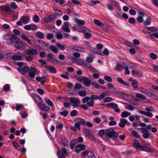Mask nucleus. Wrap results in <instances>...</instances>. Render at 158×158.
I'll return each instance as SVG.
<instances>
[{"label": "nucleus", "mask_w": 158, "mask_h": 158, "mask_svg": "<svg viewBox=\"0 0 158 158\" xmlns=\"http://www.w3.org/2000/svg\"><path fill=\"white\" fill-rule=\"evenodd\" d=\"M140 150L141 151H145L150 152H152L153 151V150L151 148H148L146 146L143 147L142 146L141 147Z\"/></svg>", "instance_id": "c756f323"}, {"label": "nucleus", "mask_w": 158, "mask_h": 158, "mask_svg": "<svg viewBox=\"0 0 158 158\" xmlns=\"http://www.w3.org/2000/svg\"><path fill=\"white\" fill-rule=\"evenodd\" d=\"M114 100V99L110 97H106L103 100L104 102H107Z\"/></svg>", "instance_id": "603ef678"}, {"label": "nucleus", "mask_w": 158, "mask_h": 158, "mask_svg": "<svg viewBox=\"0 0 158 158\" xmlns=\"http://www.w3.org/2000/svg\"><path fill=\"white\" fill-rule=\"evenodd\" d=\"M125 108L127 110H128L131 111H132L134 109V106L130 105H127L125 107Z\"/></svg>", "instance_id": "0e129e2a"}, {"label": "nucleus", "mask_w": 158, "mask_h": 158, "mask_svg": "<svg viewBox=\"0 0 158 158\" xmlns=\"http://www.w3.org/2000/svg\"><path fill=\"white\" fill-rule=\"evenodd\" d=\"M77 63L80 65L84 66L86 62L83 59H79L78 60Z\"/></svg>", "instance_id": "4d7b16f0"}, {"label": "nucleus", "mask_w": 158, "mask_h": 158, "mask_svg": "<svg viewBox=\"0 0 158 158\" xmlns=\"http://www.w3.org/2000/svg\"><path fill=\"white\" fill-rule=\"evenodd\" d=\"M46 102L50 106H52L54 105L53 102L48 98H44Z\"/></svg>", "instance_id": "79ce46f5"}, {"label": "nucleus", "mask_w": 158, "mask_h": 158, "mask_svg": "<svg viewBox=\"0 0 158 158\" xmlns=\"http://www.w3.org/2000/svg\"><path fill=\"white\" fill-rule=\"evenodd\" d=\"M76 51H79L82 52H85V49L83 47L80 46H77Z\"/></svg>", "instance_id": "6e6d98bb"}, {"label": "nucleus", "mask_w": 158, "mask_h": 158, "mask_svg": "<svg viewBox=\"0 0 158 158\" xmlns=\"http://www.w3.org/2000/svg\"><path fill=\"white\" fill-rule=\"evenodd\" d=\"M77 123L75 124V126L77 127V129L80 130V125H86V122L83 118H78L76 119Z\"/></svg>", "instance_id": "39448f33"}, {"label": "nucleus", "mask_w": 158, "mask_h": 158, "mask_svg": "<svg viewBox=\"0 0 158 158\" xmlns=\"http://www.w3.org/2000/svg\"><path fill=\"white\" fill-rule=\"evenodd\" d=\"M132 73L134 76L138 77H140L142 76V74L141 73L136 70H133Z\"/></svg>", "instance_id": "2f4dec72"}, {"label": "nucleus", "mask_w": 158, "mask_h": 158, "mask_svg": "<svg viewBox=\"0 0 158 158\" xmlns=\"http://www.w3.org/2000/svg\"><path fill=\"white\" fill-rule=\"evenodd\" d=\"M93 121L96 123L99 124L101 122V120L99 118L96 117L94 119Z\"/></svg>", "instance_id": "e2e57ef3"}, {"label": "nucleus", "mask_w": 158, "mask_h": 158, "mask_svg": "<svg viewBox=\"0 0 158 158\" xmlns=\"http://www.w3.org/2000/svg\"><path fill=\"white\" fill-rule=\"evenodd\" d=\"M132 87L134 88H136L138 87V82L136 80H134L132 81Z\"/></svg>", "instance_id": "864d4df0"}, {"label": "nucleus", "mask_w": 158, "mask_h": 158, "mask_svg": "<svg viewBox=\"0 0 158 158\" xmlns=\"http://www.w3.org/2000/svg\"><path fill=\"white\" fill-rule=\"evenodd\" d=\"M61 149L57 151V156L59 158H65L64 155H68V152L65 148L63 147Z\"/></svg>", "instance_id": "20e7f679"}, {"label": "nucleus", "mask_w": 158, "mask_h": 158, "mask_svg": "<svg viewBox=\"0 0 158 158\" xmlns=\"http://www.w3.org/2000/svg\"><path fill=\"white\" fill-rule=\"evenodd\" d=\"M87 48L93 52H97V49L95 48L91 47L90 45H87Z\"/></svg>", "instance_id": "49530a36"}, {"label": "nucleus", "mask_w": 158, "mask_h": 158, "mask_svg": "<svg viewBox=\"0 0 158 158\" xmlns=\"http://www.w3.org/2000/svg\"><path fill=\"white\" fill-rule=\"evenodd\" d=\"M45 68L47 69H48L51 72L53 73H55L56 72V69L53 66L47 65L45 66Z\"/></svg>", "instance_id": "4be33fe9"}, {"label": "nucleus", "mask_w": 158, "mask_h": 158, "mask_svg": "<svg viewBox=\"0 0 158 158\" xmlns=\"http://www.w3.org/2000/svg\"><path fill=\"white\" fill-rule=\"evenodd\" d=\"M83 131L86 135L89 136L91 135V132L89 130L86 128H84L82 129Z\"/></svg>", "instance_id": "58836bf2"}, {"label": "nucleus", "mask_w": 158, "mask_h": 158, "mask_svg": "<svg viewBox=\"0 0 158 158\" xmlns=\"http://www.w3.org/2000/svg\"><path fill=\"white\" fill-rule=\"evenodd\" d=\"M38 106L40 110L45 111H48L50 110V108L42 103L38 104Z\"/></svg>", "instance_id": "4468645a"}, {"label": "nucleus", "mask_w": 158, "mask_h": 158, "mask_svg": "<svg viewBox=\"0 0 158 158\" xmlns=\"http://www.w3.org/2000/svg\"><path fill=\"white\" fill-rule=\"evenodd\" d=\"M145 110L147 111V112L141 110H139V113L142 114L145 116H148L151 118L152 117L153 115L152 113H150L149 108H146L145 109Z\"/></svg>", "instance_id": "9d476101"}, {"label": "nucleus", "mask_w": 158, "mask_h": 158, "mask_svg": "<svg viewBox=\"0 0 158 158\" xmlns=\"http://www.w3.org/2000/svg\"><path fill=\"white\" fill-rule=\"evenodd\" d=\"M37 53V51L36 49H29L27 52V54L29 55H36Z\"/></svg>", "instance_id": "393cba45"}, {"label": "nucleus", "mask_w": 158, "mask_h": 158, "mask_svg": "<svg viewBox=\"0 0 158 158\" xmlns=\"http://www.w3.org/2000/svg\"><path fill=\"white\" fill-rule=\"evenodd\" d=\"M107 106L108 107L113 109L114 111L116 113H119L120 112V110L118 108V105L114 102L108 103L107 104Z\"/></svg>", "instance_id": "423d86ee"}, {"label": "nucleus", "mask_w": 158, "mask_h": 158, "mask_svg": "<svg viewBox=\"0 0 158 158\" xmlns=\"http://www.w3.org/2000/svg\"><path fill=\"white\" fill-rule=\"evenodd\" d=\"M38 42L39 43L38 46L41 48L44 49L48 46V44L42 40H38Z\"/></svg>", "instance_id": "f3484780"}, {"label": "nucleus", "mask_w": 158, "mask_h": 158, "mask_svg": "<svg viewBox=\"0 0 158 158\" xmlns=\"http://www.w3.org/2000/svg\"><path fill=\"white\" fill-rule=\"evenodd\" d=\"M59 113L60 115L63 116L64 117H66L68 114V112L67 111H63L60 112H59Z\"/></svg>", "instance_id": "680f3d73"}, {"label": "nucleus", "mask_w": 158, "mask_h": 158, "mask_svg": "<svg viewBox=\"0 0 158 158\" xmlns=\"http://www.w3.org/2000/svg\"><path fill=\"white\" fill-rule=\"evenodd\" d=\"M18 70L21 74H24L26 72L29 71L30 68L27 66L24 67L22 68H18Z\"/></svg>", "instance_id": "2eb2a0df"}, {"label": "nucleus", "mask_w": 158, "mask_h": 158, "mask_svg": "<svg viewBox=\"0 0 158 158\" xmlns=\"http://www.w3.org/2000/svg\"><path fill=\"white\" fill-rule=\"evenodd\" d=\"M95 58V56H93L92 53H89L88 56L86 58V60L89 63H91L93 62V59Z\"/></svg>", "instance_id": "a878e982"}, {"label": "nucleus", "mask_w": 158, "mask_h": 158, "mask_svg": "<svg viewBox=\"0 0 158 158\" xmlns=\"http://www.w3.org/2000/svg\"><path fill=\"white\" fill-rule=\"evenodd\" d=\"M94 104V102L91 100L90 101L86 103L87 105L89 107L93 106Z\"/></svg>", "instance_id": "052dcab7"}, {"label": "nucleus", "mask_w": 158, "mask_h": 158, "mask_svg": "<svg viewBox=\"0 0 158 158\" xmlns=\"http://www.w3.org/2000/svg\"><path fill=\"white\" fill-rule=\"evenodd\" d=\"M56 19V15L52 14L44 19V21L45 22H49L55 20Z\"/></svg>", "instance_id": "9b49d317"}, {"label": "nucleus", "mask_w": 158, "mask_h": 158, "mask_svg": "<svg viewBox=\"0 0 158 158\" xmlns=\"http://www.w3.org/2000/svg\"><path fill=\"white\" fill-rule=\"evenodd\" d=\"M29 73V75L31 77H33L35 76V73L36 72V70L35 69L33 68H31L30 69Z\"/></svg>", "instance_id": "cd10ccee"}, {"label": "nucleus", "mask_w": 158, "mask_h": 158, "mask_svg": "<svg viewBox=\"0 0 158 158\" xmlns=\"http://www.w3.org/2000/svg\"><path fill=\"white\" fill-rule=\"evenodd\" d=\"M150 57L152 59L155 60L157 58V55L153 53H151L149 54Z\"/></svg>", "instance_id": "3c124183"}, {"label": "nucleus", "mask_w": 158, "mask_h": 158, "mask_svg": "<svg viewBox=\"0 0 158 158\" xmlns=\"http://www.w3.org/2000/svg\"><path fill=\"white\" fill-rule=\"evenodd\" d=\"M123 64L125 65L126 66L128 67V68H129L130 69L134 68L135 66V64L133 63H129L126 64L125 62H123Z\"/></svg>", "instance_id": "72a5a7b5"}, {"label": "nucleus", "mask_w": 158, "mask_h": 158, "mask_svg": "<svg viewBox=\"0 0 158 158\" xmlns=\"http://www.w3.org/2000/svg\"><path fill=\"white\" fill-rule=\"evenodd\" d=\"M0 8L6 13L10 14L12 12V10L9 7L6 6H1Z\"/></svg>", "instance_id": "a211bd4d"}, {"label": "nucleus", "mask_w": 158, "mask_h": 158, "mask_svg": "<svg viewBox=\"0 0 158 158\" xmlns=\"http://www.w3.org/2000/svg\"><path fill=\"white\" fill-rule=\"evenodd\" d=\"M120 122L119 124V126L123 128L124 127L125 124H127V121L126 119L122 118L120 119Z\"/></svg>", "instance_id": "bb28decb"}, {"label": "nucleus", "mask_w": 158, "mask_h": 158, "mask_svg": "<svg viewBox=\"0 0 158 158\" xmlns=\"http://www.w3.org/2000/svg\"><path fill=\"white\" fill-rule=\"evenodd\" d=\"M106 95L107 94L105 93H102L98 96V100H103Z\"/></svg>", "instance_id": "8fccbe9b"}, {"label": "nucleus", "mask_w": 158, "mask_h": 158, "mask_svg": "<svg viewBox=\"0 0 158 158\" xmlns=\"http://www.w3.org/2000/svg\"><path fill=\"white\" fill-rule=\"evenodd\" d=\"M13 146L15 148V149L17 150H20L21 149V146L20 145L16 142H13Z\"/></svg>", "instance_id": "ea45409f"}, {"label": "nucleus", "mask_w": 158, "mask_h": 158, "mask_svg": "<svg viewBox=\"0 0 158 158\" xmlns=\"http://www.w3.org/2000/svg\"><path fill=\"white\" fill-rule=\"evenodd\" d=\"M94 24L97 25L98 26H101L102 24V23L99 20L97 19H95L94 21Z\"/></svg>", "instance_id": "bf43d9fd"}, {"label": "nucleus", "mask_w": 158, "mask_h": 158, "mask_svg": "<svg viewBox=\"0 0 158 158\" xmlns=\"http://www.w3.org/2000/svg\"><path fill=\"white\" fill-rule=\"evenodd\" d=\"M79 95L82 97H84L86 95V92L85 91L81 90L79 92Z\"/></svg>", "instance_id": "13d9d810"}, {"label": "nucleus", "mask_w": 158, "mask_h": 158, "mask_svg": "<svg viewBox=\"0 0 158 158\" xmlns=\"http://www.w3.org/2000/svg\"><path fill=\"white\" fill-rule=\"evenodd\" d=\"M85 145L83 144H80L78 145L75 148V152L77 153H79L81 151L84 150L85 149Z\"/></svg>", "instance_id": "f8f14e48"}, {"label": "nucleus", "mask_w": 158, "mask_h": 158, "mask_svg": "<svg viewBox=\"0 0 158 158\" xmlns=\"http://www.w3.org/2000/svg\"><path fill=\"white\" fill-rule=\"evenodd\" d=\"M124 66L119 63L117 64L114 68V69L118 71H122L123 68Z\"/></svg>", "instance_id": "7c9ffc66"}, {"label": "nucleus", "mask_w": 158, "mask_h": 158, "mask_svg": "<svg viewBox=\"0 0 158 158\" xmlns=\"http://www.w3.org/2000/svg\"><path fill=\"white\" fill-rule=\"evenodd\" d=\"M47 60L51 63L55 65H60L61 64V62L53 57V55L51 53H48L47 55Z\"/></svg>", "instance_id": "f257e3e1"}, {"label": "nucleus", "mask_w": 158, "mask_h": 158, "mask_svg": "<svg viewBox=\"0 0 158 158\" xmlns=\"http://www.w3.org/2000/svg\"><path fill=\"white\" fill-rule=\"evenodd\" d=\"M91 84L94 88H98L101 86L100 85L95 82H92Z\"/></svg>", "instance_id": "774afa93"}, {"label": "nucleus", "mask_w": 158, "mask_h": 158, "mask_svg": "<svg viewBox=\"0 0 158 158\" xmlns=\"http://www.w3.org/2000/svg\"><path fill=\"white\" fill-rule=\"evenodd\" d=\"M131 113L127 111H124L122 112L121 114V116L123 118H126L130 116Z\"/></svg>", "instance_id": "473e14b6"}, {"label": "nucleus", "mask_w": 158, "mask_h": 158, "mask_svg": "<svg viewBox=\"0 0 158 158\" xmlns=\"http://www.w3.org/2000/svg\"><path fill=\"white\" fill-rule=\"evenodd\" d=\"M133 146L134 148H138L140 149L141 148V147L142 146L138 140L136 139L134 140Z\"/></svg>", "instance_id": "c85d7f7f"}, {"label": "nucleus", "mask_w": 158, "mask_h": 158, "mask_svg": "<svg viewBox=\"0 0 158 158\" xmlns=\"http://www.w3.org/2000/svg\"><path fill=\"white\" fill-rule=\"evenodd\" d=\"M138 89L139 91L147 95L148 96L153 95V94L152 93L149 91L147 89L144 88L142 86H139L138 87Z\"/></svg>", "instance_id": "0eeeda50"}, {"label": "nucleus", "mask_w": 158, "mask_h": 158, "mask_svg": "<svg viewBox=\"0 0 158 158\" xmlns=\"http://www.w3.org/2000/svg\"><path fill=\"white\" fill-rule=\"evenodd\" d=\"M131 96L133 99H135L136 97H138L139 98L145 100L146 102H149V100L147 98L146 96L138 93H132L131 94Z\"/></svg>", "instance_id": "f03ea898"}, {"label": "nucleus", "mask_w": 158, "mask_h": 158, "mask_svg": "<svg viewBox=\"0 0 158 158\" xmlns=\"http://www.w3.org/2000/svg\"><path fill=\"white\" fill-rule=\"evenodd\" d=\"M15 46L16 48L19 49H23L24 48L23 44L20 42H17L15 44Z\"/></svg>", "instance_id": "aec40b11"}, {"label": "nucleus", "mask_w": 158, "mask_h": 158, "mask_svg": "<svg viewBox=\"0 0 158 158\" xmlns=\"http://www.w3.org/2000/svg\"><path fill=\"white\" fill-rule=\"evenodd\" d=\"M69 23L68 22H64L62 27V30H69Z\"/></svg>", "instance_id": "a18cd8bd"}, {"label": "nucleus", "mask_w": 158, "mask_h": 158, "mask_svg": "<svg viewBox=\"0 0 158 158\" xmlns=\"http://www.w3.org/2000/svg\"><path fill=\"white\" fill-rule=\"evenodd\" d=\"M151 22L150 19L148 18L146 20L143 22V24L145 26H147L150 24Z\"/></svg>", "instance_id": "69168bd1"}, {"label": "nucleus", "mask_w": 158, "mask_h": 158, "mask_svg": "<svg viewBox=\"0 0 158 158\" xmlns=\"http://www.w3.org/2000/svg\"><path fill=\"white\" fill-rule=\"evenodd\" d=\"M106 135L109 138L112 137H117L118 136V134L114 131H111L108 132L106 134Z\"/></svg>", "instance_id": "412c9836"}, {"label": "nucleus", "mask_w": 158, "mask_h": 158, "mask_svg": "<svg viewBox=\"0 0 158 158\" xmlns=\"http://www.w3.org/2000/svg\"><path fill=\"white\" fill-rule=\"evenodd\" d=\"M82 155L85 156H87L88 158H95L94 154L92 152L85 150L82 152Z\"/></svg>", "instance_id": "1a4fd4ad"}, {"label": "nucleus", "mask_w": 158, "mask_h": 158, "mask_svg": "<svg viewBox=\"0 0 158 158\" xmlns=\"http://www.w3.org/2000/svg\"><path fill=\"white\" fill-rule=\"evenodd\" d=\"M118 81L120 83L123 84L129 87V85L126 82H124L123 80L121 78H119L117 79Z\"/></svg>", "instance_id": "c03bdc74"}, {"label": "nucleus", "mask_w": 158, "mask_h": 158, "mask_svg": "<svg viewBox=\"0 0 158 158\" xmlns=\"http://www.w3.org/2000/svg\"><path fill=\"white\" fill-rule=\"evenodd\" d=\"M32 97L35 102L38 103V104H41L42 103V99L39 95L33 94Z\"/></svg>", "instance_id": "dca6fc26"}, {"label": "nucleus", "mask_w": 158, "mask_h": 158, "mask_svg": "<svg viewBox=\"0 0 158 158\" xmlns=\"http://www.w3.org/2000/svg\"><path fill=\"white\" fill-rule=\"evenodd\" d=\"M70 101L73 106L74 107H76L79 106L80 104L79 99L77 98L71 97L70 98Z\"/></svg>", "instance_id": "6e6552de"}, {"label": "nucleus", "mask_w": 158, "mask_h": 158, "mask_svg": "<svg viewBox=\"0 0 158 158\" xmlns=\"http://www.w3.org/2000/svg\"><path fill=\"white\" fill-rule=\"evenodd\" d=\"M85 30H80L79 31L83 33L84 34L85 38L87 39H89L91 36V34L90 33L85 32Z\"/></svg>", "instance_id": "f704fd0d"}, {"label": "nucleus", "mask_w": 158, "mask_h": 158, "mask_svg": "<svg viewBox=\"0 0 158 158\" xmlns=\"http://www.w3.org/2000/svg\"><path fill=\"white\" fill-rule=\"evenodd\" d=\"M131 133L133 136H134L135 138H139L140 135L139 134L138 132L135 131H131Z\"/></svg>", "instance_id": "de8ad7c7"}, {"label": "nucleus", "mask_w": 158, "mask_h": 158, "mask_svg": "<svg viewBox=\"0 0 158 158\" xmlns=\"http://www.w3.org/2000/svg\"><path fill=\"white\" fill-rule=\"evenodd\" d=\"M79 81L81 82L84 84L85 86L89 87L91 84V81L90 80L87 78L82 76L81 78L78 79Z\"/></svg>", "instance_id": "7ed1b4c3"}, {"label": "nucleus", "mask_w": 158, "mask_h": 158, "mask_svg": "<svg viewBox=\"0 0 158 158\" xmlns=\"http://www.w3.org/2000/svg\"><path fill=\"white\" fill-rule=\"evenodd\" d=\"M46 79V77H45L44 76L42 77H36V80L37 81L40 82L42 85H44Z\"/></svg>", "instance_id": "5701e85b"}, {"label": "nucleus", "mask_w": 158, "mask_h": 158, "mask_svg": "<svg viewBox=\"0 0 158 158\" xmlns=\"http://www.w3.org/2000/svg\"><path fill=\"white\" fill-rule=\"evenodd\" d=\"M74 21L78 25H83L85 24V22L84 21L79 20L77 19H75Z\"/></svg>", "instance_id": "c9c22d12"}, {"label": "nucleus", "mask_w": 158, "mask_h": 158, "mask_svg": "<svg viewBox=\"0 0 158 158\" xmlns=\"http://www.w3.org/2000/svg\"><path fill=\"white\" fill-rule=\"evenodd\" d=\"M56 45L61 50H64L65 49V47L64 45H62L59 43H56Z\"/></svg>", "instance_id": "09e8293b"}, {"label": "nucleus", "mask_w": 158, "mask_h": 158, "mask_svg": "<svg viewBox=\"0 0 158 158\" xmlns=\"http://www.w3.org/2000/svg\"><path fill=\"white\" fill-rule=\"evenodd\" d=\"M21 38L22 40L26 41L30 45H31V41L24 34H21Z\"/></svg>", "instance_id": "b1692460"}, {"label": "nucleus", "mask_w": 158, "mask_h": 158, "mask_svg": "<svg viewBox=\"0 0 158 158\" xmlns=\"http://www.w3.org/2000/svg\"><path fill=\"white\" fill-rule=\"evenodd\" d=\"M24 55L23 54L17 53L15 54L14 55L12 56V58L13 60H21L22 59V57Z\"/></svg>", "instance_id": "ddd939ff"}, {"label": "nucleus", "mask_w": 158, "mask_h": 158, "mask_svg": "<svg viewBox=\"0 0 158 158\" xmlns=\"http://www.w3.org/2000/svg\"><path fill=\"white\" fill-rule=\"evenodd\" d=\"M77 142V140L76 139H73L71 141L70 144V148L71 149H73Z\"/></svg>", "instance_id": "e433bc0d"}, {"label": "nucleus", "mask_w": 158, "mask_h": 158, "mask_svg": "<svg viewBox=\"0 0 158 158\" xmlns=\"http://www.w3.org/2000/svg\"><path fill=\"white\" fill-rule=\"evenodd\" d=\"M38 28L37 27L33 24L27 25L25 26L24 29L25 30H36Z\"/></svg>", "instance_id": "6ab92c4d"}, {"label": "nucleus", "mask_w": 158, "mask_h": 158, "mask_svg": "<svg viewBox=\"0 0 158 158\" xmlns=\"http://www.w3.org/2000/svg\"><path fill=\"white\" fill-rule=\"evenodd\" d=\"M49 48L55 53H57L58 50V48L54 46H50L49 47Z\"/></svg>", "instance_id": "a19ab883"}, {"label": "nucleus", "mask_w": 158, "mask_h": 158, "mask_svg": "<svg viewBox=\"0 0 158 158\" xmlns=\"http://www.w3.org/2000/svg\"><path fill=\"white\" fill-rule=\"evenodd\" d=\"M17 36L14 35H11L9 40L12 43H15L16 40Z\"/></svg>", "instance_id": "37998d69"}, {"label": "nucleus", "mask_w": 158, "mask_h": 158, "mask_svg": "<svg viewBox=\"0 0 158 158\" xmlns=\"http://www.w3.org/2000/svg\"><path fill=\"white\" fill-rule=\"evenodd\" d=\"M129 23H130L134 24L136 22V20L134 18H130L128 19Z\"/></svg>", "instance_id": "338daca9"}, {"label": "nucleus", "mask_w": 158, "mask_h": 158, "mask_svg": "<svg viewBox=\"0 0 158 158\" xmlns=\"http://www.w3.org/2000/svg\"><path fill=\"white\" fill-rule=\"evenodd\" d=\"M6 53L5 52H0V60L2 59L3 58H5V55H6Z\"/></svg>", "instance_id": "5fc2aeb1"}, {"label": "nucleus", "mask_w": 158, "mask_h": 158, "mask_svg": "<svg viewBox=\"0 0 158 158\" xmlns=\"http://www.w3.org/2000/svg\"><path fill=\"white\" fill-rule=\"evenodd\" d=\"M20 20H22L24 24H26L28 23V18L27 16H23L21 18Z\"/></svg>", "instance_id": "4c0bfd02"}]
</instances>
